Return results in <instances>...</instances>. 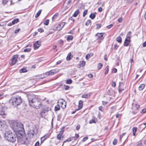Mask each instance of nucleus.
Instances as JSON below:
<instances>
[{
	"label": "nucleus",
	"mask_w": 146,
	"mask_h": 146,
	"mask_svg": "<svg viewBox=\"0 0 146 146\" xmlns=\"http://www.w3.org/2000/svg\"><path fill=\"white\" fill-rule=\"evenodd\" d=\"M17 137L18 141L21 144L27 145L29 143L27 138L25 135V132L23 134L21 133H17Z\"/></svg>",
	"instance_id": "nucleus-3"
},
{
	"label": "nucleus",
	"mask_w": 146,
	"mask_h": 146,
	"mask_svg": "<svg viewBox=\"0 0 146 146\" xmlns=\"http://www.w3.org/2000/svg\"><path fill=\"white\" fill-rule=\"evenodd\" d=\"M42 11V10L41 9L39 10V11L37 12V13L36 14L35 16V17L36 18H37L40 15L41 12Z\"/></svg>",
	"instance_id": "nucleus-29"
},
{
	"label": "nucleus",
	"mask_w": 146,
	"mask_h": 146,
	"mask_svg": "<svg viewBox=\"0 0 146 146\" xmlns=\"http://www.w3.org/2000/svg\"><path fill=\"white\" fill-rule=\"evenodd\" d=\"M137 127H134L132 129L133 135L134 136L135 135V133L137 131Z\"/></svg>",
	"instance_id": "nucleus-26"
},
{
	"label": "nucleus",
	"mask_w": 146,
	"mask_h": 146,
	"mask_svg": "<svg viewBox=\"0 0 146 146\" xmlns=\"http://www.w3.org/2000/svg\"><path fill=\"white\" fill-rule=\"evenodd\" d=\"M60 106L59 104H58L54 108V111H57L60 110Z\"/></svg>",
	"instance_id": "nucleus-25"
},
{
	"label": "nucleus",
	"mask_w": 146,
	"mask_h": 146,
	"mask_svg": "<svg viewBox=\"0 0 146 146\" xmlns=\"http://www.w3.org/2000/svg\"><path fill=\"white\" fill-rule=\"evenodd\" d=\"M49 19H46L44 22V24L46 25H47L49 24Z\"/></svg>",
	"instance_id": "nucleus-39"
},
{
	"label": "nucleus",
	"mask_w": 146,
	"mask_h": 146,
	"mask_svg": "<svg viewBox=\"0 0 146 146\" xmlns=\"http://www.w3.org/2000/svg\"><path fill=\"white\" fill-rule=\"evenodd\" d=\"M133 1V0H124V1L125 3L128 4L131 3Z\"/></svg>",
	"instance_id": "nucleus-41"
},
{
	"label": "nucleus",
	"mask_w": 146,
	"mask_h": 146,
	"mask_svg": "<svg viewBox=\"0 0 146 146\" xmlns=\"http://www.w3.org/2000/svg\"><path fill=\"white\" fill-rule=\"evenodd\" d=\"M79 10H77L74 13V14L72 15V16L74 17H76L79 14Z\"/></svg>",
	"instance_id": "nucleus-24"
},
{
	"label": "nucleus",
	"mask_w": 146,
	"mask_h": 146,
	"mask_svg": "<svg viewBox=\"0 0 146 146\" xmlns=\"http://www.w3.org/2000/svg\"><path fill=\"white\" fill-rule=\"evenodd\" d=\"M12 127L14 131L17 133L22 134L24 133V130L23 125L21 123L18 122L17 123H13Z\"/></svg>",
	"instance_id": "nucleus-2"
},
{
	"label": "nucleus",
	"mask_w": 146,
	"mask_h": 146,
	"mask_svg": "<svg viewBox=\"0 0 146 146\" xmlns=\"http://www.w3.org/2000/svg\"><path fill=\"white\" fill-rule=\"evenodd\" d=\"M146 112V109L144 108L141 111V113H144Z\"/></svg>",
	"instance_id": "nucleus-55"
},
{
	"label": "nucleus",
	"mask_w": 146,
	"mask_h": 146,
	"mask_svg": "<svg viewBox=\"0 0 146 146\" xmlns=\"http://www.w3.org/2000/svg\"><path fill=\"white\" fill-rule=\"evenodd\" d=\"M103 66V64L101 63H99L98 65L97 68L98 69H100L102 68Z\"/></svg>",
	"instance_id": "nucleus-34"
},
{
	"label": "nucleus",
	"mask_w": 146,
	"mask_h": 146,
	"mask_svg": "<svg viewBox=\"0 0 146 146\" xmlns=\"http://www.w3.org/2000/svg\"><path fill=\"white\" fill-rule=\"evenodd\" d=\"M6 125L5 122L3 121H1L0 120V127L3 128Z\"/></svg>",
	"instance_id": "nucleus-19"
},
{
	"label": "nucleus",
	"mask_w": 146,
	"mask_h": 146,
	"mask_svg": "<svg viewBox=\"0 0 146 146\" xmlns=\"http://www.w3.org/2000/svg\"><path fill=\"white\" fill-rule=\"evenodd\" d=\"M18 55H13L9 61V64L11 65L15 64L17 61Z\"/></svg>",
	"instance_id": "nucleus-9"
},
{
	"label": "nucleus",
	"mask_w": 146,
	"mask_h": 146,
	"mask_svg": "<svg viewBox=\"0 0 146 146\" xmlns=\"http://www.w3.org/2000/svg\"><path fill=\"white\" fill-rule=\"evenodd\" d=\"M4 137L7 140L12 142H15L16 140V136L11 131H6L4 135Z\"/></svg>",
	"instance_id": "nucleus-4"
},
{
	"label": "nucleus",
	"mask_w": 146,
	"mask_h": 146,
	"mask_svg": "<svg viewBox=\"0 0 146 146\" xmlns=\"http://www.w3.org/2000/svg\"><path fill=\"white\" fill-rule=\"evenodd\" d=\"M50 135L49 133L46 134L41 138V142L42 143L46 139L49 138Z\"/></svg>",
	"instance_id": "nucleus-14"
},
{
	"label": "nucleus",
	"mask_w": 146,
	"mask_h": 146,
	"mask_svg": "<svg viewBox=\"0 0 146 146\" xmlns=\"http://www.w3.org/2000/svg\"><path fill=\"white\" fill-rule=\"evenodd\" d=\"M139 126L140 128L142 129V130L143 129L146 127V126L143 125V124H140Z\"/></svg>",
	"instance_id": "nucleus-45"
},
{
	"label": "nucleus",
	"mask_w": 146,
	"mask_h": 146,
	"mask_svg": "<svg viewBox=\"0 0 146 146\" xmlns=\"http://www.w3.org/2000/svg\"><path fill=\"white\" fill-rule=\"evenodd\" d=\"M62 133L59 134L57 136V138L58 139L60 140H62L61 138H62Z\"/></svg>",
	"instance_id": "nucleus-32"
},
{
	"label": "nucleus",
	"mask_w": 146,
	"mask_h": 146,
	"mask_svg": "<svg viewBox=\"0 0 146 146\" xmlns=\"http://www.w3.org/2000/svg\"><path fill=\"white\" fill-rule=\"evenodd\" d=\"M103 108V107L102 106H100L99 107V110L101 111H102Z\"/></svg>",
	"instance_id": "nucleus-61"
},
{
	"label": "nucleus",
	"mask_w": 146,
	"mask_h": 146,
	"mask_svg": "<svg viewBox=\"0 0 146 146\" xmlns=\"http://www.w3.org/2000/svg\"><path fill=\"white\" fill-rule=\"evenodd\" d=\"M4 109V108L3 107L0 108V115H2L5 114Z\"/></svg>",
	"instance_id": "nucleus-18"
},
{
	"label": "nucleus",
	"mask_w": 146,
	"mask_h": 146,
	"mask_svg": "<svg viewBox=\"0 0 146 146\" xmlns=\"http://www.w3.org/2000/svg\"><path fill=\"white\" fill-rule=\"evenodd\" d=\"M117 139H115L113 141V144L114 145H116L117 143Z\"/></svg>",
	"instance_id": "nucleus-52"
},
{
	"label": "nucleus",
	"mask_w": 146,
	"mask_h": 146,
	"mask_svg": "<svg viewBox=\"0 0 146 146\" xmlns=\"http://www.w3.org/2000/svg\"><path fill=\"white\" fill-rule=\"evenodd\" d=\"M80 125H78L76 127V129L77 130H78L79 129H80Z\"/></svg>",
	"instance_id": "nucleus-62"
},
{
	"label": "nucleus",
	"mask_w": 146,
	"mask_h": 146,
	"mask_svg": "<svg viewBox=\"0 0 146 146\" xmlns=\"http://www.w3.org/2000/svg\"><path fill=\"white\" fill-rule=\"evenodd\" d=\"M73 57V55H67L66 57V59L67 60H70Z\"/></svg>",
	"instance_id": "nucleus-36"
},
{
	"label": "nucleus",
	"mask_w": 146,
	"mask_h": 146,
	"mask_svg": "<svg viewBox=\"0 0 146 146\" xmlns=\"http://www.w3.org/2000/svg\"><path fill=\"white\" fill-rule=\"evenodd\" d=\"M96 17V15L95 14L93 13H91L89 17L92 19H93L95 18Z\"/></svg>",
	"instance_id": "nucleus-30"
},
{
	"label": "nucleus",
	"mask_w": 146,
	"mask_h": 146,
	"mask_svg": "<svg viewBox=\"0 0 146 146\" xmlns=\"http://www.w3.org/2000/svg\"><path fill=\"white\" fill-rule=\"evenodd\" d=\"M90 96V95L89 94H86L82 95V98H88Z\"/></svg>",
	"instance_id": "nucleus-20"
},
{
	"label": "nucleus",
	"mask_w": 146,
	"mask_h": 146,
	"mask_svg": "<svg viewBox=\"0 0 146 146\" xmlns=\"http://www.w3.org/2000/svg\"><path fill=\"white\" fill-rule=\"evenodd\" d=\"M98 11L100 12H101L102 11V8L101 7H100L98 9Z\"/></svg>",
	"instance_id": "nucleus-60"
},
{
	"label": "nucleus",
	"mask_w": 146,
	"mask_h": 146,
	"mask_svg": "<svg viewBox=\"0 0 146 146\" xmlns=\"http://www.w3.org/2000/svg\"><path fill=\"white\" fill-rule=\"evenodd\" d=\"M88 137H84L82 140V141L85 142L88 139Z\"/></svg>",
	"instance_id": "nucleus-53"
},
{
	"label": "nucleus",
	"mask_w": 146,
	"mask_h": 146,
	"mask_svg": "<svg viewBox=\"0 0 146 146\" xmlns=\"http://www.w3.org/2000/svg\"><path fill=\"white\" fill-rule=\"evenodd\" d=\"M8 1L7 0H2V3L4 5H5L7 3Z\"/></svg>",
	"instance_id": "nucleus-48"
},
{
	"label": "nucleus",
	"mask_w": 146,
	"mask_h": 146,
	"mask_svg": "<svg viewBox=\"0 0 146 146\" xmlns=\"http://www.w3.org/2000/svg\"><path fill=\"white\" fill-rule=\"evenodd\" d=\"M112 86L113 87H115L116 86V83H115V82L114 81H113L112 82Z\"/></svg>",
	"instance_id": "nucleus-54"
},
{
	"label": "nucleus",
	"mask_w": 146,
	"mask_h": 146,
	"mask_svg": "<svg viewBox=\"0 0 146 146\" xmlns=\"http://www.w3.org/2000/svg\"><path fill=\"white\" fill-rule=\"evenodd\" d=\"M145 84H141L139 87V89L140 90H142L145 87Z\"/></svg>",
	"instance_id": "nucleus-27"
},
{
	"label": "nucleus",
	"mask_w": 146,
	"mask_h": 146,
	"mask_svg": "<svg viewBox=\"0 0 146 146\" xmlns=\"http://www.w3.org/2000/svg\"><path fill=\"white\" fill-rule=\"evenodd\" d=\"M31 50V49L30 48H27L25 49L24 50V52H29Z\"/></svg>",
	"instance_id": "nucleus-46"
},
{
	"label": "nucleus",
	"mask_w": 146,
	"mask_h": 146,
	"mask_svg": "<svg viewBox=\"0 0 146 146\" xmlns=\"http://www.w3.org/2000/svg\"><path fill=\"white\" fill-rule=\"evenodd\" d=\"M38 31L40 33H42L44 31V30L42 28H40L38 29Z\"/></svg>",
	"instance_id": "nucleus-50"
},
{
	"label": "nucleus",
	"mask_w": 146,
	"mask_h": 146,
	"mask_svg": "<svg viewBox=\"0 0 146 146\" xmlns=\"http://www.w3.org/2000/svg\"><path fill=\"white\" fill-rule=\"evenodd\" d=\"M126 134L125 133H123L120 136V139L121 141V139L123 136H124Z\"/></svg>",
	"instance_id": "nucleus-49"
},
{
	"label": "nucleus",
	"mask_w": 146,
	"mask_h": 146,
	"mask_svg": "<svg viewBox=\"0 0 146 146\" xmlns=\"http://www.w3.org/2000/svg\"><path fill=\"white\" fill-rule=\"evenodd\" d=\"M88 76L89 78H92L93 77V75L92 74H90L88 75Z\"/></svg>",
	"instance_id": "nucleus-58"
},
{
	"label": "nucleus",
	"mask_w": 146,
	"mask_h": 146,
	"mask_svg": "<svg viewBox=\"0 0 146 146\" xmlns=\"http://www.w3.org/2000/svg\"><path fill=\"white\" fill-rule=\"evenodd\" d=\"M19 19L17 18H16L14 19L12 21V24L13 25H14L15 24L17 23L19 21Z\"/></svg>",
	"instance_id": "nucleus-28"
},
{
	"label": "nucleus",
	"mask_w": 146,
	"mask_h": 146,
	"mask_svg": "<svg viewBox=\"0 0 146 146\" xmlns=\"http://www.w3.org/2000/svg\"><path fill=\"white\" fill-rule=\"evenodd\" d=\"M58 103L61 106V107L63 109L66 108V103L65 101L62 99H60L58 100Z\"/></svg>",
	"instance_id": "nucleus-12"
},
{
	"label": "nucleus",
	"mask_w": 146,
	"mask_h": 146,
	"mask_svg": "<svg viewBox=\"0 0 146 146\" xmlns=\"http://www.w3.org/2000/svg\"><path fill=\"white\" fill-rule=\"evenodd\" d=\"M79 137V136L78 134H76L75 136L72 137H71V138H72V141L73 140H76Z\"/></svg>",
	"instance_id": "nucleus-21"
},
{
	"label": "nucleus",
	"mask_w": 146,
	"mask_h": 146,
	"mask_svg": "<svg viewBox=\"0 0 146 146\" xmlns=\"http://www.w3.org/2000/svg\"><path fill=\"white\" fill-rule=\"evenodd\" d=\"M95 36L97 39L98 40L99 43H100L104 38L103 36V33H98L96 34Z\"/></svg>",
	"instance_id": "nucleus-10"
},
{
	"label": "nucleus",
	"mask_w": 146,
	"mask_h": 146,
	"mask_svg": "<svg viewBox=\"0 0 146 146\" xmlns=\"http://www.w3.org/2000/svg\"><path fill=\"white\" fill-rule=\"evenodd\" d=\"M72 141V138H71V137L69 138L68 139H67L66 141H65L64 142V143L62 145H64V143H65L67 141Z\"/></svg>",
	"instance_id": "nucleus-40"
},
{
	"label": "nucleus",
	"mask_w": 146,
	"mask_h": 146,
	"mask_svg": "<svg viewBox=\"0 0 146 146\" xmlns=\"http://www.w3.org/2000/svg\"><path fill=\"white\" fill-rule=\"evenodd\" d=\"M91 22V21L90 20H88L85 23V25L86 26H88L89 25V24Z\"/></svg>",
	"instance_id": "nucleus-44"
},
{
	"label": "nucleus",
	"mask_w": 146,
	"mask_h": 146,
	"mask_svg": "<svg viewBox=\"0 0 146 146\" xmlns=\"http://www.w3.org/2000/svg\"><path fill=\"white\" fill-rule=\"evenodd\" d=\"M42 75H40V76H36V78L37 79H43L44 78H45V77H40V76H41Z\"/></svg>",
	"instance_id": "nucleus-47"
},
{
	"label": "nucleus",
	"mask_w": 146,
	"mask_h": 146,
	"mask_svg": "<svg viewBox=\"0 0 146 146\" xmlns=\"http://www.w3.org/2000/svg\"><path fill=\"white\" fill-rule=\"evenodd\" d=\"M72 82V80L70 79H68L66 81V83L67 84H70Z\"/></svg>",
	"instance_id": "nucleus-43"
},
{
	"label": "nucleus",
	"mask_w": 146,
	"mask_h": 146,
	"mask_svg": "<svg viewBox=\"0 0 146 146\" xmlns=\"http://www.w3.org/2000/svg\"><path fill=\"white\" fill-rule=\"evenodd\" d=\"M35 132L34 130H33L32 131L31 130L30 131H29L27 133L28 135L29 136L30 138H31L33 137L34 135Z\"/></svg>",
	"instance_id": "nucleus-15"
},
{
	"label": "nucleus",
	"mask_w": 146,
	"mask_h": 146,
	"mask_svg": "<svg viewBox=\"0 0 146 146\" xmlns=\"http://www.w3.org/2000/svg\"><path fill=\"white\" fill-rule=\"evenodd\" d=\"M39 142H37L35 144V146H39Z\"/></svg>",
	"instance_id": "nucleus-63"
},
{
	"label": "nucleus",
	"mask_w": 146,
	"mask_h": 146,
	"mask_svg": "<svg viewBox=\"0 0 146 146\" xmlns=\"http://www.w3.org/2000/svg\"><path fill=\"white\" fill-rule=\"evenodd\" d=\"M142 45L144 47L146 46V40L143 43Z\"/></svg>",
	"instance_id": "nucleus-64"
},
{
	"label": "nucleus",
	"mask_w": 146,
	"mask_h": 146,
	"mask_svg": "<svg viewBox=\"0 0 146 146\" xmlns=\"http://www.w3.org/2000/svg\"><path fill=\"white\" fill-rule=\"evenodd\" d=\"M10 102L12 103V105L16 107L21 104L22 102V100L20 96H16L12 97L11 99Z\"/></svg>",
	"instance_id": "nucleus-5"
},
{
	"label": "nucleus",
	"mask_w": 146,
	"mask_h": 146,
	"mask_svg": "<svg viewBox=\"0 0 146 146\" xmlns=\"http://www.w3.org/2000/svg\"><path fill=\"white\" fill-rule=\"evenodd\" d=\"M116 41L119 43H121L122 41V39L120 36H118L116 38Z\"/></svg>",
	"instance_id": "nucleus-31"
},
{
	"label": "nucleus",
	"mask_w": 146,
	"mask_h": 146,
	"mask_svg": "<svg viewBox=\"0 0 146 146\" xmlns=\"http://www.w3.org/2000/svg\"><path fill=\"white\" fill-rule=\"evenodd\" d=\"M114 91L112 90H109L108 92V94L112 96L114 94Z\"/></svg>",
	"instance_id": "nucleus-23"
},
{
	"label": "nucleus",
	"mask_w": 146,
	"mask_h": 146,
	"mask_svg": "<svg viewBox=\"0 0 146 146\" xmlns=\"http://www.w3.org/2000/svg\"><path fill=\"white\" fill-rule=\"evenodd\" d=\"M139 107L140 106L139 105L137 104H135V107L136 108L137 110H138V109L139 108Z\"/></svg>",
	"instance_id": "nucleus-57"
},
{
	"label": "nucleus",
	"mask_w": 146,
	"mask_h": 146,
	"mask_svg": "<svg viewBox=\"0 0 146 146\" xmlns=\"http://www.w3.org/2000/svg\"><path fill=\"white\" fill-rule=\"evenodd\" d=\"M96 25L97 26V29H99V28H100L101 27V25L100 24H96Z\"/></svg>",
	"instance_id": "nucleus-56"
},
{
	"label": "nucleus",
	"mask_w": 146,
	"mask_h": 146,
	"mask_svg": "<svg viewBox=\"0 0 146 146\" xmlns=\"http://www.w3.org/2000/svg\"><path fill=\"white\" fill-rule=\"evenodd\" d=\"M58 16V14H55L54 16L52 17V21H54L55 19L57 17V16Z\"/></svg>",
	"instance_id": "nucleus-37"
},
{
	"label": "nucleus",
	"mask_w": 146,
	"mask_h": 146,
	"mask_svg": "<svg viewBox=\"0 0 146 146\" xmlns=\"http://www.w3.org/2000/svg\"><path fill=\"white\" fill-rule=\"evenodd\" d=\"M73 38V36L72 35H69L67 38V40L68 41L72 40Z\"/></svg>",
	"instance_id": "nucleus-33"
},
{
	"label": "nucleus",
	"mask_w": 146,
	"mask_h": 146,
	"mask_svg": "<svg viewBox=\"0 0 146 146\" xmlns=\"http://www.w3.org/2000/svg\"><path fill=\"white\" fill-rule=\"evenodd\" d=\"M29 103L30 106L36 109H38L42 106L40 99L33 94L27 95Z\"/></svg>",
	"instance_id": "nucleus-1"
},
{
	"label": "nucleus",
	"mask_w": 146,
	"mask_h": 146,
	"mask_svg": "<svg viewBox=\"0 0 146 146\" xmlns=\"http://www.w3.org/2000/svg\"><path fill=\"white\" fill-rule=\"evenodd\" d=\"M131 33L130 31L129 32L127 33V36L125 38L124 43V45L127 46L130 43V38L131 36L130 35Z\"/></svg>",
	"instance_id": "nucleus-7"
},
{
	"label": "nucleus",
	"mask_w": 146,
	"mask_h": 146,
	"mask_svg": "<svg viewBox=\"0 0 146 146\" xmlns=\"http://www.w3.org/2000/svg\"><path fill=\"white\" fill-rule=\"evenodd\" d=\"M41 44V42L40 41H36L34 44L33 47L34 49L38 48Z\"/></svg>",
	"instance_id": "nucleus-13"
},
{
	"label": "nucleus",
	"mask_w": 146,
	"mask_h": 146,
	"mask_svg": "<svg viewBox=\"0 0 146 146\" xmlns=\"http://www.w3.org/2000/svg\"><path fill=\"white\" fill-rule=\"evenodd\" d=\"M113 26V24H111L110 25H108L107 26V28L110 29Z\"/></svg>",
	"instance_id": "nucleus-51"
},
{
	"label": "nucleus",
	"mask_w": 146,
	"mask_h": 146,
	"mask_svg": "<svg viewBox=\"0 0 146 146\" xmlns=\"http://www.w3.org/2000/svg\"><path fill=\"white\" fill-rule=\"evenodd\" d=\"M87 10H85L83 12V16L84 17L87 13Z\"/></svg>",
	"instance_id": "nucleus-42"
},
{
	"label": "nucleus",
	"mask_w": 146,
	"mask_h": 146,
	"mask_svg": "<svg viewBox=\"0 0 146 146\" xmlns=\"http://www.w3.org/2000/svg\"><path fill=\"white\" fill-rule=\"evenodd\" d=\"M83 106V102L81 100H80L79 102V104L78 105V109H76V111L78 110H79L81 109L82 107Z\"/></svg>",
	"instance_id": "nucleus-16"
},
{
	"label": "nucleus",
	"mask_w": 146,
	"mask_h": 146,
	"mask_svg": "<svg viewBox=\"0 0 146 146\" xmlns=\"http://www.w3.org/2000/svg\"><path fill=\"white\" fill-rule=\"evenodd\" d=\"M125 89V87L124 86V84H123V82H119V85L118 88L119 93H121V92L124 90Z\"/></svg>",
	"instance_id": "nucleus-11"
},
{
	"label": "nucleus",
	"mask_w": 146,
	"mask_h": 146,
	"mask_svg": "<svg viewBox=\"0 0 146 146\" xmlns=\"http://www.w3.org/2000/svg\"><path fill=\"white\" fill-rule=\"evenodd\" d=\"M85 62L83 61H81L80 62L79 64L78 65V68H80L82 67H83L84 66L85 64Z\"/></svg>",
	"instance_id": "nucleus-17"
},
{
	"label": "nucleus",
	"mask_w": 146,
	"mask_h": 146,
	"mask_svg": "<svg viewBox=\"0 0 146 146\" xmlns=\"http://www.w3.org/2000/svg\"><path fill=\"white\" fill-rule=\"evenodd\" d=\"M65 25V22H62L59 24V26H60V27L59 29H58V31H60L62 29Z\"/></svg>",
	"instance_id": "nucleus-22"
},
{
	"label": "nucleus",
	"mask_w": 146,
	"mask_h": 146,
	"mask_svg": "<svg viewBox=\"0 0 146 146\" xmlns=\"http://www.w3.org/2000/svg\"><path fill=\"white\" fill-rule=\"evenodd\" d=\"M27 72V70L25 68H23L20 70V73H24Z\"/></svg>",
	"instance_id": "nucleus-35"
},
{
	"label": "nucleus",
	"mask_w": 146,
	"mask_h": 146,
	"mask_svg": "<svg viewBox=\"0 0 146 146\" xmlns=\"http://www.w3.org/2000/svg\"><path fill=\"white\" fill-rule=\"evenodd\" d=\"M109 66H107L106 67V68L105 69V72L104 74H107L108 73V70H109V68H108Z\"/></svg>",
	"instance_id": "nucleus-38"
},
{
	"label": "nucleus",
	"mask_w": 146,
	"mask_h": 146,
	"mask_svg": "<svg viewBox=\"0 0 146 146\" xmlns=\"http://www.w3.org/2000/svg\"><path fill=\"white\" fill-rule=\"evenodd\" d=\"M59 71V70L58 69H54L51 70L50 71H49L48 72H47L43 74V75L44 74L46 75H53L57 73H58Z\"/></svg>",
	"instance_id": "nucleus-8"
},
{
	"label": "nucleus",
	"mask_w": 146,
	"mask_h": 146,
	"mask_svg": "<svg viewBox=\"0 0 146 146\" xmlns=\"http://www.w3.org/2000/svg\"><path fill=\"white\" fill-rule=\"evenodd\" d=\"M40 113V115L42 117H44L48 114V112L50 110L51 108L47 106H45L43 107Z\"/></svg>",
	"instance_id": "nucleus-6"
},
{
	"label": "nucleus",
	"mask_w": 146,
	"mask_h": 146,
	"mask_svg": "<svg viewBox=\"0 0 146 146\" xmlns=\"http://www.w3.org/2000/svg\"><path fill=\"white\" fill-rule=\"evenodd\" d=\"M122 18L121 17L118 19V21L119 23H120L122 22Z\"/></svg>",
	"instance_id": "nucleus-59"
}]
</instances>
